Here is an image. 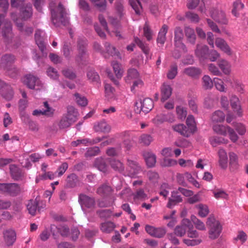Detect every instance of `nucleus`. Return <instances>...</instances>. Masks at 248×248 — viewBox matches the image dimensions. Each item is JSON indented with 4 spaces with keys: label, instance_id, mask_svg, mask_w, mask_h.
I'll return each mask as SVG.
<instances>
[{
    "label": "nucleus",
    "instance_id": "2eb2a0df",
    "mask_svg": "<svg viewBox=\"0 0 248 248\" xmlns=\"http://www.w3.org/2000/svg\"><path fill=\"white\" fill-rule=\"evenodd\" d=\"M87 41L85 38H79L78 40V46L79 54L76 58V61L80 62L82 60V57L86 52V46Z\"/></svg>",
    "mask_w": 248,
    "mask_h": 248
},
{
    "label": "nucleus",
    "instance_id": "f704fd0d",
    "mask_svg": "<svg viewBox=\"0 0 248 248\" xmlns=\"http://www.w3.org/2000/svg\"><path fill=\"white\" fill-rule=\"evenodd\" d=\"M96 132H108L110 130V126L105 121H101L94 126Z\"/></svg>",
    "mask_w": 248,
    "mask_h": 248
},
{
    "label": "nucleus",
    "instance_id": "f8f14e48",
    "mask_svg": "<svg viewBox=\"0 0 248 248\" xmlns=\"http://www.w3.org/2000/svg\"><path fill=\"white\" fill-rule=\"evenodd\" d=\"M15 61L14 55L10 54L4 55L1 58L0 67L3 69L9 70Z\"/></svg>",
    "mask_w": 248,
    "mask_h": 248
},
{
    "label": "nucleus",
    "instance_id": "de8ad7c7",
    "mask_svg": "<svg viewBox=\"0 0 248 248\" xmlns=\"http://www.w3.org/2000/svg\"><path fill=\"white\" fill-rule=\"evenodd\" d=\"M225 115L224 113L220 110L215 111L212 115V120L213 122L218 123L224 121Z\"/></svg>",
    "mask_w": 248,
    "mask_h": 248
},
{
    "label": "nucleus",
    "instance_id": "6e6d98bb",
    "mask_svg": "<svg viewBox=\"0 0 248 248\" xmlns=\"http://www.w3.org/2000/svg\"><path fill=\"white\" fill-rule=\"evenodd\" d=\"M103 138L104 137L102 138L97 137L94 139H84L80 140V143L86 146L93 145L101 141Z\"/></svg>",
    "mask_w": 248,
    "mask_h": 248
},
{
    "label": "nucleus",
    "instance_id": "6e6552de",
    "mask_svg": "<svg viewBox=\"0 0 248 248\" xmlns=\"http://www.w3.org/2000/svg\"><path fill=\"white\" fill-rule=\"evenodd\" d=\"M24 83L31 89L40 90L43 87V84L40 79L31 75H29L25 77Z\"/></svg>",
    "mask_w": 248,
    "mask_h": 248
},
{
    "label": "nucleus",
    "instance_id": "f3484780",
    "mask_svg": "<svg viewBox=\"0 0 248 248\" xmlns=\"http://www.w3.org/2000/svg\"><path fill=\"white\" fill-rule=\"evenodd\" d=\"M11 176L15 181L22 180L24 174L20 169L14 164L10 165L9 167Z\"/></svg>",
    "mask_w": 248,
    "mask_h": 248
},
{
    "label": "nucleus",
    "instance_id": "4be33fe9",
    "mask_svg": "<svg viewBox=\"0 0 248 248\" xmlns=\"http://www.w3.org/2000/svg\"><path fill=\"white\" fill-rule=\"evenodd\" d=\"M183 201L182 197L178 194V191L171 192V197L169 199L167 207L171 208L173 206Z\"/></svg>",
    "mask_w": 248,
    "mask_h": 248
},
{
    "label": "nucleus",
    "instance_id": "49530a36",
    "mask_svg": "<svg viewBox=\"0 0 248 248\" xmlns=\"http://www.w3.org/2000/svg\"><path fill=\"white\" fill-rule=\"evenodd\" d=\"M110 165L115 170L121 172L124 170L122 163L118 160L113 159L110 161Z\"/></svg>",
    "mask_w": 248,
    "mask_h": 248
},
{
    "label": "nucleus",
    "instance_id": "ea45409f",
    "mask_svg": "<svg viewBox=\"0 0 248 248\" xmlns=\"http://www.w3.org/2000/svg\"><path fill=\"white\" fill-rule=\"evenodd\" d=\"M100 149L98 147L94 146L87 148L84 156L86 158L92 157L99 155Z\"/></svg>",
    "mask_w": 248,
    "mask_h": 248
},
{
    "label": "nucleus",
    "instance_id": "bf43d9fd",
    "mask_svg": "<svg viewBox=\"0 0 248 248\" xmlns=\"http://www.w3.org/2000/svg\"><path fill=\"white\" fill-rule=\"evenodd\" d=\"M178 118L181 120H184L187 115V111L186 108L182 106L177 107L176 108Z\"/></svg>",
    "mask_w": 248,
    "mask_h": 248
},
{
    "label": "nucleus",
    "instance_id": "393cba45",
    "mask_svg": "<svg viewBox=\"0 0 248 248\" xmlns=\"http://www.w3.org/2000/svg\"><path fill=\"white\" fill-rule=\"evenodd\" d=\"M208 47L205 45L198 44L195 51V55L200 59H204L208 53Z\"/></svg>",
    "mask_w": 248,
    "mask_h": 248
},
{
    "label": "nucleus",
    "instance_id": "5fc2aeb1",
    "mask_svg": "<svg viewBox=\"0 0 248 248\" xmlns=\"http://www.w3.org/2000/svg\"><path fill=\"white\" fill-rule=\"evenodd\" d=\"M76 101L78 104L81 107H85L88 104L87 99L83 96L80 95L78 93L75 94Z\"/></svg>",
    "mask_w": 248,
    "mask_h": 248
},
{
    "label": "nucleus",
    "instance_id": "4468645a",
    "mask_svg": "<svg viewBox=\"0 0 248 248\" xmlns=\"http://www.w3.org/2000/svg\"><path fill=\"white\" fill-rule=\"evenodd\" d=\"M113 192L111 186L107 183L101 185L96 190V193L103 198L110 196Z\"/></svg>",
    "mask_w": 248,
    "mask_h": 248
},
{
    "label": "nucleus",
    "instance_id": "338daca9",
    "mask_svg": "<svg viewBox=\"0 0 248 248\" xmlns=\"http://www.w3.org/2000/svg\"><path fill=\"white\" fill-rule=\"evenodd\" d=\"M47 75L51 78L57 79L59 78L57 71L52 67H49L46 70Z\"/></svg>",
    "mask_w": 248,
    "mask_h": 248
},
{
    "label": "nucleus",
    "instance_id": "39448f33",
    "mask_svg": "<svg viewBox=\"0 0 248 248\" xmlns=\"http://www.w3.org/2000/svg\"><path fill=\"white\" fill-rule=\"evenodd\" d=\"M45 207V202L43 201L37 200V198L35 200H30L27 204L29 213L32 216H34L37 212L40 213L43 211Z\"/></svg>",
    "mask_w": 248,
    "mask_h": 248
},
{
    "label": "nucleus",
    "instance_id": "cd10ccee",
    "mask_svg": "<svg viewBox=\"0 0 248 248\" xmlns=\"http://www.w3.org/2000/svg\"><path fill=\"white\" fill-rule=\"evenodd\" d=\"M183 225L182 226H177L174 230V233L179 236H183L186 232V226L189 228L190 227V223L188 219H185L183 221Z\"/></svg>",
    "mask_w": 248,
    "mask_h": 248
},
{
    "label": "nucleus",
    "instance_id": "b1692460",
    "mask_svg": "<svg viewBox=\"0 0 248 248\" xmlns=\"http://www.w3.org/2000/svg\"><path fill=\"white\" fill-rule=\"evenodd\" d=\"M229 155L230 170L232 171L238 170L239 167L238 156L233 152L229 153Z\"/></svg>",
    "mask_w": 248,
    "mask_h": 248
},
{
    "label": "nucleus",
    "instance_id": "58836bf2",
    "mask_svg": "<svg viewBox=\"0 0 248 248\" xmlns=\"http://www.w3.org/2000/svg\"><path fill=\"white\" fill-rule=\"evenodd\" d=\"M111 65L116 78L118 79L121 78L123 75L124 71L121 67V64L117 62L113 61L111 63Z\"/></svg>",
    "mask_w": 248,
    "mask_h": 248
},
{
    "label": "nucleus",
    "instance_id": "2f4dec72",
    "mask_svg": "<svg viewBox=\"0 0 248 248\" xmlns=\"http://www.w3.org/2000/svg\"><path fill=\"white\" fill-rule=\"evenodd\" d=\"M143 156L148 167H153L156 163V156L151 152H145Z\"/></svg>",
    "mask_w": 248,
    "mask_h": 248
},
{
    "label": "nucleus",
    "instance_id": "5701e85b",
    "mask_svg": "<svg viewBox=\"0 0 248 248\" xmlns=\"http://www.w3.org/2000/svg\"><path fill=\"white\" fill-rule=\"evenodd\" d=\"M50 231L53 236H55V233L58 232L62 236H68L70 232L69 228L65 226L57 227L55 225H51L50 226Z\"/></svg>",
    "mask_w": 248,
    "mask_h": 248
},
{
    "label": "nucleus",
    "instance_id": "6ab92c4d",
    "mask_svg": "<svg viewBox=\"0 0 248 248\" xmlns=\"http://www.w3.org/2000/svg\"><path fill=\"white\" fill-rule=\"evenodd\" d=\"M4 240L6 244L8 246L12 245L16 240V233L13 230H6L3 232Z\"/></svg>",
    "mask_w": 248,
    "mask_h": 248
},
{
    "label": "nucleus",
    "instance_id": "9b49d317",
    "mask_svg": "<svg viewBox=\"0 0 248 248\" xmlns=\"http://www.w3.org/2000/svg\"><path fill=\"white\" fill-rule=\"evenodd\" d=\"M153 121L156 124H159L165 122L172 123L175 121V117L171 113H168L166 114H160L156 115Z\"/></svg>",
    "mask_w": 248,
    "mask_h": 248
},
{
    "label": "nucleus",
    "instance_id": "a211bd4d",
    "mask_svg": "<svg viewBox=\"0 0 248 248\" xmlns=\"http://www.w3.org/2000/svg\"><path fill=\"white\" fill-rule=\"evenodd\" d=\"M215 45L224 52L230 55L232 54L231 49L226 41L223 39L218 37L215 40Z\"/></svg>",
    "mask_w": 248,
    "mask_h": 248
},
{
    "label": "nucleus",
    "instance_id": "412c9836",
    "mask_svg": "<svg viewBox=\"0 0 248 248\" xmlns=\"http://www.w3.org/2000/svg\"><path fill=\"white\" fill-rule=\"evenodd\" d=\"M20 8V12L22 18L26 20L30 18L32 15V6L30 3H25L24 5L19 7Z\"/></svg>",
    "mask_w": 248,
    "mask_h": 248
},
{
    "label": "nucleus",
    "instance_id": "bb28decb",
    "mask_svg": "<svg viewBox=\"0 0 248 248\" xmlns=\"http://www.w3.org/2000/svg\"><path fill=\"white\" fill-rule=\"evenodd\" d=\"M172 91L170 85L163 84L161 87V101L164 102L168 99L171 95Z\"/></svg>",
    "mask_w": 248,
    "mask_h": 248
},
{
    "label": "nucleus",
    "instance_id": "0e129e2a",
    "mask_svg": "<svg viewBox=\"0 0 248 248\" xmlns=\"http://www.w3.org/2000/svg\"><path fill=\"white\" fill-rule=\"evenodd\" d=\"M153 140L152 137L148 134H143L140 138V143L145 145H149Z\"/></svg>",
    "mask_w": 248,
    "mask_h": 248
},
{
    "label": "nucleus",
    "instance_id": "1a4fd4ad",
    "mask_svg": "<svg viewBox=\"0 0 248 248\" xmlns=\"http://www.w3.org/2000/svg\"><path fill=\"white\" fill-rule=\"evenodd\" d=\"M183 31L181 28L177 27L174 29V45L176 47L182 48L186 51V46L182 43L183 38Z\"/></svg>",
    "mask_w": 248,
    "mask_h": 248
},
{
    "label": "nucleus",
    "instance_id": "774afa93",
    "mask_svg": "<svg viewBox=\"0 0 248 248\" xmlns=\"http://www.w3.org/2000/svg\"><path fill=\"white\" fill-rule=\"evenodd\" d=\"M87 77L91 81L98 82L99 80V76L97 72L94 70H90L87 73Z\"/></svg>",
    "mask_w": 248,
    "mask_h": 248
},
{
    "label": "nucleus",
    "instance_id": "603ef678",
    "mask_svg": "<svg viewBox=\"0 0 248 248\" xmlns=\"http://www.w3.org/2000/svg\"><path fill=\"white\" fill-rule=\"evenodd\" d=\"M196 207L199 209L198 214L200 217H204L209 214V211L207 205L200 204L197 205Z\"/></svg>",
    "mask_w": 248,
    "mask_h": 248
},
{
    "label": "nucleus",
    "instance_id": "864d4df0",
    "mask_svg": "<svg viewBox=\"0 0 248 248\" xmlns=\"http://www.w3.org/2000/svg\"><path fill=\"white\" fill-rule=\"evenodd\" d=\"M106 48V53L111 56H118L119 52H118L115 47L112 46L109 43L106 42L104 44Z\"/></svg>",
    "mask_w": 248,
    "mask_h": 248
},
{
    "label": "nucleus",
    "instance_id": "a878e982",
    "mask_svg": "<svg viewBox=\"0 0 248 248\" xmlns=\"http://www.w3.org/2000/svg\"><path fill=\"white\" fill-rule=\"evenodd\" d=\"M218 155L219 166L222 169H226L228 166V157L226 151L223 149H220L218 152Z\"/></svg>",
    "mask_w": 248,
    "mask_h": 248
},
{
    "label": "nucleus",
    "instance_id": "0eeeda50",
    "mask_svg": "<svg viewBox=\"0 0 248 248\" xmlns=\"http://www.w3.org/2000/svg\"><path fill=\"white\" fill-rule=\"evenodd\" d=\"M78 202L83 211H85L87 209H93L95 206L94 198L84 194L81 193L78 195Z\"/></svg>",
    "mask_w": 248,
    "mask_h": 248
},
{
    "label": "nucleus",
    "instance_id": "c9c22d12",
    "mask_svg": "<svg viewBox=\"0 0 248 248\" xmlns=\"http://www.w3.org/2000/svg\"><path fill=\"white\" fill-rule=\"evenodd\" d=\"M139 77V73L135 68H131L128 70L127 76L125 78L126 82L130 83L132 80H136Z\"/></svg>",
    "mask_w": 248,
    "mask_h": 248
},
{
    "label": "nucleus",
    "instance_id": "f257e3e1",
    "mask_svg": "<svg viewBox=\"0 0 248 248\" xmlns=\"http://www.w3.org/2000/svg\"><path fill=\"white\" fill-rule=\"evenodd\" d=\"M49 8L51 13V20L56 26L60 24L66 26L68 23V19L62 5L59 3L58 6L56 0H51L49 3Z\"/></svg>",
    "mask_w": 248,
    "mask_h": 248
},
{
    "label": "nucleus",
    "instance_id": "4c0bfd02",
    "mask_svg": "<svg viewBox=\"0 0 248 248\" xmlns=\"http://www.w3.org/2000/svg\"><path fill=\"white\" fill-rule=\"evenodd\" d=\"M231 105L234 111H236L238 116H241L242 111L240 106V102L239 99L234 96H232L231 99Z\"/></svg>",
    "mask_w": 248,
    "mask_h": 248
},
{
    "label": "nucleus",
    "instance_id": "79ce46f5",
    "mask_svg": "<svg viewBox=\"0 0 248 248\" xmlns=\"http://www.w3.org/2000/svg\"><path fill=\"white\" fill-rule=\"evenodd\" d=\"M191 220L198 230L201 231L205 230V226L203 222L197 218L195 216H191Z\"/></svg>",
    "mask_w": 248,
    "mask_h": 248
},
{
    "label": "nucleus",
    "instance_id": "a18cd8bd",
    "mask_svg": "<svg viewBox=\"0 0 248 248\" xmlns=\"http://www.w3.org/2000/svg\"><path fill=\"white\" fill-rule=\"evenodd\" d=\"M129 4L137 15H140L142 10L140 2L139 0H129Z\"/></svg>",
    "mask_w": 248,
    "mask_h": 248
},
{
    "label": "nucleus",
    "instance_id": "3c124183",
    "mask_svg": "<svg viewBox=\"0 0 248 248\" xmlns=\"http://www.w3.org/2000/svg\"><path fill=\"white\" fill-rule=\"evenodd\" d=\"M211 144L214 147L217 146L218 144L224 143L226 144L228 142V140H225L223 138L215 136L211 138L210 139Z\"/></svg>",
    "mask_w": 248,
    "mask_h": 248
},
{
    "label": "nucleus",
    "instance_id": "473e14b6",
    "mask_svg": "<svg viewBox=\"0 0 248 248\" xmlns=\"http://www.w3.org/2000/svg\"><path fill=\"white\" fill-rule=\"evenodd\" d=\"M185 32L188 42L192 45H194L196 37L194 29L189 27H186L185 28Z\"/></svg>",
    "mask_w": 248,
    "mask_h": 248
},
{
    "label": "nucleus",
    "instance_id": "8fccbe9b",
    "mask_svg": "<svg viewBox=\"0 0 248 248\" xmlns=\"http://www.w3.org/2000/svg\"><path fill=\"white\" fill-rule=\"evenodd\" d=\"M229 126H225L223 125L217 124L213 126V130L216 133L226 136L227 133L228 128Z\"/></svg>",
    "mask_w": 248,
    "mask_h": 248
},
{
    "label": "nucleus",
    "instance_id": "dca6fc26",
    "mask_svg": "<svg viewBox=\"0 0 248 248\" xmlns=\"http://www.w3.org/2000/svg\"><path fill=\"white\" fill-rule=\"evenodd\" d=\"M172 128L174 131L185 137H189L192 134L190 129L182 124L173 125Z\"/></svg>",
    "mask_w": 248,
    "mask_h": 248
},
{
    "label": "nucleus",
    "instance_id": "c85d7f7f",
    "mask_svg": "<svg viewBox=\"0 0 248 248\" xmlns=\"http://www.w3.org/2000/svg\"><path fill=\"white\" fill-rule=\"evenodd\" d=\"M43 31L40 30H37L35 33L34 38L35 42L39 49L42 52H43L46 48V46L44 44L43 37L42 34Z\"/></svg>",
    "mask_w": 248,
    "mask_h": 248
},
{
    "label": "nucleus",
    "instance_id": "37998d69",
    "mask_svg": "<svg viewBox=\"0 0 248 248\" xmlns=\"http://www.w3.org/2000/svg\"><path fill=\"white\" fill-rule=\"evenodd\" d=\"M1 92V95L5 99L10 100L12 99L14 92L10 85L6 86V88L3 90Z\"/></svg>",
    "mask_w": 248,
    "mask_h": 248
},
{
    "label": "nucleus",
    "instance_id": "f03ea898",
    "mask_svg": "<svg viewBox=\"0 0 248 248\" xmlns=\"http://www.w3.org/2000/svg\"><path fill=\"white\" fill-rule=\"evenodd\" d=\"M78 112L72 106L67 107V113L63 115L58 125L60 129H63L69 127L78 119Z\"/></svg>",
    "mask_w": 248,
    "mask_h": 248
},
{
    "label": "nucleus",
    "instance_id": "ddd939ff",
    "mask_svg": "<svg viewBox=\"0 0 248 248\" xmlns=\"http://www.w3.org/2000/svg\"><path fill=\"white\" fill-rule=\"evenodd\" d=\"M44 106L45 108V109H35L33 111L32 115L36 116L40 115H45L47 117L52 116L54 114V109L49 106L47 102H44Z\"/></svg>",
    "mask_w": 248,
    "mask_h": 248
},
{
    "label": "nucleus",
    "instance_id": "e433bc0d",
    "mask_svg": "<svg viewBox=\"0 0 248 248\" xmlns=\"http://www.w3.org/2000/svg\"><path fill=\"white\" fill-rule=\"evenodd\" d=\"M116 227L115 224L111 221H106L101 224L100 229L105 233H109Z\"/></svg>",
    "mask_w": 248,
    "mask_h": 248
},
{
    "label": "nucleus",
    "instance_id": "4d7b16f0",
    "mask_svg": "<svg viewBox=\"0 0 248 248\" xmlns=\"http://www.w3.org/2000/svg\"><path fill=\"white\" fill-rule=\"evenodd\" d=\"M218 66L225 74H229L230 73V66L226 61H220L218 63Z\"/></svg>",
    "mask_w": 248,
    "mask_h": 248
},
{
    "label": "nucleus",
    "instance_id": "09e8293b",
    "mask_svg": "<svg viewBox=\"0 0 248 248\" xmlns=\"http://www.w3.org/2000/svg\"><path fill=\"white\" fill-rule=\"evenodd\" d=\"M244 7V5L240 0H237L233 3V8L232 10V14L235 16H238L239 14L238 11L240 10L243 9Z\"/></svg>",
    "mask_w": 248,
    "mask_h": 248
},
{
    "label": "nucleus",
    "instance_id": "680f3d73",
    "mask_svg": "<svg viewBox=\"0 0 248 248\" xmlns=\"http://www.w3.org/2000/svg\"><path fill=\"white\" fill-rule=\"evenodd\" d=\"M203 87L205 89H211L213 86V82L208 76H204L202 78Z\"/></svg>",
    "mask_w": 248,
    "mask_h": 248
},
{
    "label": "nucleus",
    "instance_id": "20e7f679",
    "mask_svg": "<svg viewBox=\"0 0 248 248\" xmlns=\"http://www.w3.org/2000/svg\"><path fill=\"white\" fill-rule=\"evenodd\" d=\"M206 224L209 228V237L212 239L217 238L221 231V226L219 221L214 216H210L207 218Z\"/></svg>",
    "mask_w": 248,
    "mask_h": 248
},
{
    "label": "nucleus",
    "instance_id": "c03bdc74",
    "mask_svg": "<svg viewBox=\"0 0 248 248\" xmlns=\"http://www.w3.org/2000/svg\"><path fill=\"white\" fill-rule=\"evenodd\" d=\"M97 7V8L101 12L104 11L106 9L107 1L106 0H90Z\"/></svg>",
    "mask_w": 248,
    "mask_h": 248
},
{
    "label": "nucleus",
    "instance_id": "69168bd1",
    "mask_svg": "<svg viewBox=\"0 0 248 248\" xmlns=\"http://www.w3.org/2000/svg\"><path fill=\"white\" fill-rule=\"evenodd\" d=\"M133 198L135 200H143L147 198V196L142 189H140L133 194Z\"/></svg>",
    "mask_w": 248,
    "mask_h": 248
},
{
    "label": "nucleus",
    "instance_id": "423d86ee",
    "mask_svg": "<svg viewBox=\"0 0 248 248\" xmlns=\"http://www.w3.org/2000/svg\"><path fill=\"white\" fill-rule=\"evenodd\" d=\"M153 107V101L149 98H146L143 101H140V103H135V110L137 113H140L142 111L144 113H147L152 109Z\"/></svg>",
    "mask_w": 248,
    "mask_h": 248
},
{
    "label": "nucleus",
    "instance_id": "7c9ffc66",
    "mask_svg": "<svg viewBox=\"0 0 248 248\" xmlns=\"http://www.w3.org/2000/svg\"><path fill=\"white\" fill-rule=\"evenodd\" d=\"M184 73L189 77L197 78L201 74L202 71L198 67L192 66L185 68Z\"/></svg>",
    "mask_w": 248,
    "mask_h": 248
},
{
    "label": "nucleus",
    "instance_id": "e2e57ef3",
    "mask_svg": "<svg viewBox=\"0 0 248 248\" xmlns=\"http://www.w3.org/2000/svg\"><path fill=\"white\" fill-rule=\"evenodd\" d=\"M144 35L148 41L152 39V31L151 30L148 22H146L143 27Z\"/></svg>",
    "mask_w": 248,
    "mask_h": 248
},
{
    "label": "nucleus",
    "instance_id": "052dcab7",
    "mask_svg": "<svg viewBox=\"0 0 248 248\" xmlns=\"http://www.w3.org/2000/svg\"><path fill=\"white\" fill-rule=\"evenodd\" d=\"M134 41L135 43L142 49L144 53L146 54L149 53V50L146 44L142 42V41L137 37L134 38Z\"/></svg>",
    "mask_w": 248,
    "mask_h": 248
},
{
    "label": "nucleus",
    "instance_id": "72a5a7b5",
    "mask_svg": "<svg viewBox=\"0 0 248 248\" xmlns=\"http://www.w3.org/2000/svg\"><path fill=\"white\" fill-rule=\"evenodd\" d=\"M94 166L100 171L107 173L108 172V166L107 165L105 160L102 157H98L95 159L94 161Z\"/></svg>",
    "mask_w": 248,
    "mask_h": 248
},
{
    "label": "nucleus",
    "instance_id": "a19ab883",
    "mask_svg": "<svg viewBox=\"0 0 248 248\" xmlns=\"http://www.w3.org/2000/svg\"><path fill=\"white\" fill-rule=\"evenodd\" d=\"M186 124L188 126L187 127L190 129L192 134L196 131V122L193 116L191 115L188 116L186 120Z\"/></svg>",
    "mask_w": 248,
    "mask_h": 248
},
{
    "label": "nucleus",
    "instance_id": "13d9d810",
    "mask_svg": "<svg viewBox=\"0 0 248 248\" xmlns=\"http://www.w3.org/2000/svg\"><path fill=\"white\" fill-rule=\"evenodd\" d=\"M177 65L176 63L171 65L170 69L167 74V78L170 79H172L175 78L177 74Z\"/></svg>",
    "mask_w": 248,
    "mask_h": 248
},
{
    "label": "nucleus",
    "instance_id": "7ed1b4c3",
    "mask_svg": "<svg viewBox=\"0 0 248 248\" xmlns=\"http://www.w3.org/2000/svg\"><path fill=\"white\" fill-rule=\"evenodd\" d=\"M23 191L17 183H0V192L12 197H15Z\"/></svg>",
    "mask_w": 248,
    "mask_h": 248
},
{
    "label": "nucleus",
    "instance_id": "c756f323",
    "mask_svg": "<svg viewBox=\"0 0 248 248\" xmlns=\"http://www.w3.org/2000/svg\"><path fill=\"white\" fill-rule=\"evenodd\" d=\"M168 27L164 24L160 30L157 38V43L163 46L166 40V35L167 33Z\"/></svg>",
    "mask_w": 248,
    "mask_h": 248
},
{
    "label": "nucleus",
    "instance_id": "9d476101",
    "mask_svg": "<svg viewBox=\"0 0 248 248\" xmlns=\"http://www.w3.org/2000/svg\"><path fill=\"white\" fill-rule=\"evenodd\" d=\"M210 16L216 21L222 24H227L228 20L226 17L225 14L222 11H219L215 9H211Z\"/></svg>",
    "mask_w": 248,
    "mask_h": 248
},
{
    "label": "nucleus",
    "instance_id": "aec40b11",
    "mask_svg": "<svg viewBox=\"0 0 248 248\" xmlns=\"http://www.w3.org/2000/svg\"><path fill=\"white\" fill-rule=\"evenodd\" d=\"M127 165L130 168L129 171V175L131 177H134L141 170V168L139 164L134 160L127 159Z\"/></svg>",
    "mask_w": 248,
    "mask_h": 248
}]
</instances>
